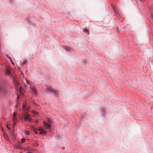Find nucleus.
<instances>
[{"label":"nucleus","mask_w":153,"mask_h":153,"mask_svg":"<svg viewBox=\"0 0 153 153\" xmlns=\"http://www.w3.org/2000/svg\"><path fill=\"white\" fill-rule=\"evenodd\" d=\"M13 82L16 90H18L20 93H21L22 90L21 87L19 86V84L14 77L13 78Z\"/></svg>","instance_id":"obj_1"},{"label":"nucleus","mask_w":153,"mask_h":153,"mask_svg":"<svg viewBox=\"0 0 153 153\" xmlns=\"http://www.w3.org/2000/svg\"><path fill=\"white\" fill-rule=\"evenodd\" d=\"M34 132L35 134H39L45 135L46 133V132L42 129H35L34 130Z\"/></svg>","instance_id":"obj_2"},{"label":"nucleus","mask_w":153,"mask_h":153,"mask_svg":"<svg viewBox=\"0 0 153 153\" xmlns=\"http://www.w3.org/2000/svg\"><path fill=\"white\" fill-rule=\"evenodd\" d=\"M30 92L35 95L38 94V92L34 86H31L30 87Z\"/></svg>","instance_id":"obj_3"},{"label":"nucleus","mask_w":153,"mask_h":153,"mask_svg":"<svg viewBox=\"0 0 153 153\" xmlns=\"http://www.w3.org/2000/svg\"><path fill=\"white\" fill-rule=\"evenodd\" d=\"M63 48L65 49L67 51H73V49L69 47L64 46Z\"/></svg>","instance_id":"obj_4"},{"label":"nucleus","mask_w":153,"mask_h":153,"mask_svg":"<svg viewBox=\"0 0 153 153\" xmlns=\"http://www.w3.org/2000/svg\"><path fill=\"white\" fill-rule=\"evenodd\" d=\"M25 151H27L28 152H30L33 153H34V151L30 148V147H27L25 148Z\"/></svg>","instance_id":"obj_5"},{"label":"nucleus","mask_w":153,"mask_h":153,"mask_svg":"<svg viewBox=\"0 0 153 153\" xmlns=\"http://www.w3.org/2000/svg\"><path fill=\"white\" fill-rule=\"evenodd\" d=\"M25 120L27 121H30L31 118L29 114H27L25 116Z\"/></svg>","instance_id":"obj_6"},{"label":"nucleus","mask_w":153,"mask_h":153,"mask_svg":"<svg viewBox=\"0 0 153 153\" xmlns=\"http://www.w3.org/2000/svg\"><path fill=\"white\" fill-rule=\"evenodd\" d=\"M46 90L47 92H51L54 94H57V93L56 91H55V90L51 89L49 88H47Z\"/></svg>","instance_id":"obj_7"},{"label":"nucleus","mask_w":153,"mask_h":153,"mask_svg":"<svg viewBox=\"0 0 153 153\" xmlns=\"http://www.w3.org/2000/svg\"><path fill=\"white\" fill-rule=\"evenodd\" d=\"M6 75H11V70L8 69H7L6 71Z\"/></svg>","instance_id":"obj_8"},{"label":"nucleus","mask_w":153,"mask_h":153,"mask_svg":"<svg viewBox=\"0 0 153 153\" xmlns=\"http://www.w3.org/2000/svg\"><path fill=\"white\" fill-rule=\"evenodd\" d=\"M24 133L27 136H29L30 134V131L27 130L24 131Z\"/></svg>","instance_id":"obj_9"},{"label":"nucleus","mask_w":153,"mask_h":153,"mask_svg":"<svg viewBox=\"0 0 153 153\" xmlns=\"http://www.w3.org/2000/svg\"><path fill=\"white\" fill-rule=\"evenodd\" d=\"M26 105L27 102H23L22 106L23 110H25L26 109Z\"/></svg>","instance_id":"obj_10"},{"label":"nucleus","mask_w":153,"mask_h":153,"mask_svg":"<svg viewBox=\"0 0 153 153\" xmlns=\"http://www.w3.org/2000/svg\"><path fill=\"white\" fill-rule=\"evenodd\" d=\"M44 125L48 128H50L51 127V125L47 123H44Z\"/></svg>","instance_id":"obj_11"},{"label":"nucleus","mask_w":153,"mask_h":153,"mask_svg":"<svg viewBox=\"0 0 153 153\" xmlns=\"http://www.w3.org/2000/svg\"><path fill=\"white\" fill-rule=\"evenodd\" d=\"M83 31L87 33V34L88 35V34L89 33V31L88 30H87V29H83Z\"/></svg>","instance_id":"obj_12"},{"label":"nucleus","mask_w":153,"mask_h":153,"mask_svg":"<svg viewBox=\"0 0 153 153\" xmlns=\"http://www.w3.org/2000/svg\"><path fill=\"white\" fill-rule=\"evenodd\" d=\"M13 122H16V120L17 118H16V116H13Z\"/></svg>","instance_id":"obj_13"},{"label":"nucleus","mask_w":153,"mask_h":153,"mask_svg":"<svg viewBox=\"0 0 153 153\" xmlns=\"http://www.w3.org/2000/svg\"><path fill=\"white\" fill-rule=\"evenodd\" d=\"M23 73H21V75H20V77L21 78V79H23Z\"/></svg>","instance_id":"obj_14"},{"label":"nucleus","mask_w":153,"mask_h":153,"mask_svg":"<svg viewBox=\"0 0 153 153\" xmlns=\"http://www.w3.org/2000/svg\"><path fill=\"white\" fill-rule=\"evenodd\" d=\"M25 141V139H22L21 140V142L22 143H24Z\"/></svg>","instance_id":"obj_15"},{"label":"nucleus","mask_w":153,"mask_h":153,"mask_svg":"<svg viewBox=\"0 0 153 153\" xmlns=\"http://www.w3.org/2000/svg\"><path fill=\"white\" fill-rule=\"evenodd\" d=\"M7 56L8 58L10 59V60H12V59H11V58L9 56V55H7Z\"/></svg>","instance_id":"obj_16"},{"label":"nucleus","mask_w":153,"mask_h":153,"mask_svg":"<svg viewBox=\"0 0 153 153\" xmlns=\"http://www.w3.org/2000/svg\"><path fill=\"white\" fill-rule=\"evenodd\" d=\"M2 86L1 85H0V92L2 91Z\"/></svg>","instance_id":"obj_17"},{"label":"nucleus","mask_w":153,"mask_h":153,"mask_svg":"<svg viewBox=\"0 0 153 153\" xmlns=\"http://www.w3.org/2000/svg\"><path fill=\"white\" fill-rule=\"evenodd\" d=\"M16 114L15 112H14L13 116V117L16 116Z\"/></svg>","instance_id":"obj_18"},{"label":"nucleus","mask_w":153,"mask_h":153,"mask_svg":"<svg viewBox=\"0 0 153 153\" xmlns=\"http://www.w3.org/2000/svg\"><path fill=\"white\" fill-rule=\"evenodd\" d=\"M11 63H12V64H13V65H14V63H13L12 60H11Z\"/></svg>","instance_id":"obj_19"},{"label":"nucleus","mask_w":153,"mask_h":153,"mask_svg":"<svg viewBox=\"0 0 153 153\" xmlns=\"http://www.w3.org/2000/svg\"><path fill=\"white\" fill-rule=\"evenodd\" d=\"M12 103V102L11 101L10 102V105Z\"/></svg>","instance_id":"obj_20"},{"label":"nucleus","mask_w":153,"mask_h":153,"mask_svg":"<svg viewBox=\"0 0 153 153\" xmlns=\"http://www.w3.org/2000/svg\"><path fill=\"white\" fill-rule=\"evenodd\" d=\"M15 122H14V123L13 124V125L14 126H15Z\"/></svg>","instance_id":"obj_21"},{"label":"nucleus","mask_w":153,"mask_h":153,"mask_svg":"<svg viewBox=\"0 0 153 153\" xmlns=\"http://www.w3.org/2000/svg\"><path fill=\"white\" fill-rule=\"evenodd\" d=\"M7 128L9 129H10V128H9V127L7 125Z\"/></svg>","instance_id":"obj_22"},{"label":"nucleus","mask_w":153,"mask_h":153,"mask_svg":"<svg viewBox=\"0 0 153 153\" xmlns=\"http://www.w3.org/2000/svg\"><path fill=\"white\" fill-rule=\"evenodd\" d=\"M34 113L35 114H37V112L36 111H34Z\"/></svg>","instance_id":"obj_23"},{"label":"nucleus","mask_w":153,"mask_h":153,"mask_svg":"<svg viewBox=\"0 0 153 153\" xmlns=\"http://www.w3.org/2000/svg\"><path fill=\"white\" fill-rule=\"evenodd\" d=\"M141 2H143V0H140Z\"/></svg>","instance_id":"obj_24"},{"label":"nucleus","mask_w":153,"mask_h":153,"mask_svg":"<svg viewBox=\"0 0 153 153\" xmlns=\"http://www.w3.org/2000/svg\"><path fill=\"white\" fill-rule=\"evenodd\" d=\"M26 62V61H25L23 62V63H25V62Z\"/></svg>","instance_id":"obj_25"},{"label":"nucleus","mask_w":153,"mask_h":153,"mask_svg":"<svg viewBox=\"0 0 153 153\" xmlns=\"http://www.w3.org/2000/svg\"><path fill=\"white\" fill-rule=\"evenodd\" d=\"M25 80L26 81V82H27V83H28L26 79H25Z\"/></svg>","instance_id":"obj_26"},{"label":"nucleus","mask_w":153,"mask_h":153,"mask_svg":"<svg viewBox=\"0 0 153 153\" xmlns=\"http://www.w3.org/2000/svg\"><path fill=\"white\" fill-rule=\"evenodd\" d=\"M19 98V97H17V99L18 100Z\"/></svg>","instance_id":"obj_27"}]
</instances>
